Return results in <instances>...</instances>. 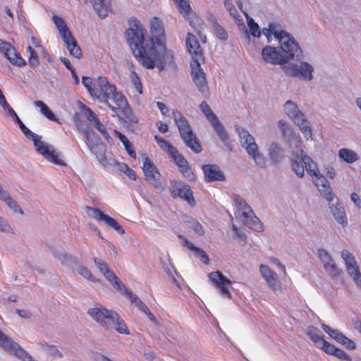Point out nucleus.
Here are the masks:
<instances>
[{
  "label": "nucleus",
  "instance_id": "1",
  "mask_svg": "<svg viewBox=\"0 0 361 361\" xmlns=\"http://www.w3.org/2000/svg\"><path fill=\"white\" fill-rule=\"evenodd\" d=\"M151 37L136 19L126 31V37L133 55L145 68L152 69L155 66L163 69L164 64L173 62V56L165 44L164 29L162 22L154 17L150 25Z\"/></svg>",
  "mask_w": 361,
  "mask_h": 361
},
{
  "label": "nucleus",
  "instance_id": "2",
  "mask_svg": "<svg viewBox=\"0 0 361 361\" xmlns=\"http://www.w3.org/2000/svg\"><path fill=\"white\" fill-rule=\"evenodd\" d=\"M279 128L283 135L288 138L289 146L292 149L290 160L293 171L301 178L304 176V171L306 169L321 195L329 202V209L334 218L343 226H347L348 220L344 207L338 203V198L333 192L329 181L320 173L316 164L310 157L304 154L300 135H295L289 125L283 120L279 121Z\"/></svg>",
  "mask_w": 361,
  "mask_h": 361
},
{
  "label": "nucleus",
  "instance_id": "3",
  "mask_svg": "<svg viewBox=\"0 0 361 361\" xmlns=\"http://www.w3.org/2000/svg\"><path fill=\"white\" fill-rule=\"evenodd\" d=\"M263 34L268 41L271 35H274L280 44L282 53L276 47L267 46L262 49L263 60L271 64H284L293 59L295 56L302 55V50L295 39L285 30H276V25L271 23L269 28H264Z\"/></svg>",
  "mask_w": 361,
  "mask_h": 361
},
{
  "label": "nucleus",
  "instance_id": "4",
  "mask_svg": "<svg viewBox=\"0 0 361 361\" xmlns=\"http://www.w3.org/2000/svg\"><path fill=\"white\" fill-rule=\"evenodd\" d=\"M90 96L94 99L105 104L114 113L121 110L126 122L130 123L138 122L126 97L122 92H118L116 85L111 84L106 77L99 76L94 80V87Z\"/></svg>",
  "mask_w": 361,
  "mask_h": 361
},
{
  "label": "nucleus",
  "instance_id": "5",
  "mask_svg": "<svg viewBox=\"0 0 361 361\" xmlns=\"http://www.w3.org/2000/svg\"><path fill=\"white\" fill-rule=\"evenodd\" d=\"M87 313L93 320L103 328L111 329L114 326L118 333L126 335L130 334V331L125 321L116 312L99 305L94 307L90 308Z\"/></svg>",
  "mask_w": 361,
  "mask_h": 361
},
{
  "label": "nucleus",
  "instance_id": "6",
  "mask_svg": "<svg viewBox=\"0 0 361 361\" xmlns=\"http://www.w3.org/2000/svg\"><path fill=\"white\" fill-rule=\"evenodd\" d=\"M15 121L18 123L23 134L27 138L33 141L36 150L43 155L47 160L56 165H66L63 160L60 158L59 153L56 152L51 145H47L42 142L41 140V137L27 128L18 116L15 119Z\"/></svg>",
  "mask_w": 361,
  "mask_h": 361
},
{
  "label": "nucleus",
  "instance_id": "7",
  "mask_svg": "<svg viewBox=\"0 0 361 361\" xmlns=\"http://www.w3.org/2000/svg\"><path fill=\"white\" fill-rule=\"evenodd\" d=\"M172 114L180 137L185 145L195 153H200L202 151L201 145L193 133L188 119L178 109H173Z\"/></svg>",
  "mask_w": 361,
  "mask_h": 361
},
{
  "label": "nucleus",
  "instance_id": "8",
  "mask_svg": "<svg viewBox=\"0 0 361 361\" xmlns=\"http://www.w3.org/2000/svg\"><path fill=\"white\" fill-rule=\"evenodd\" d=\"M233 200L235 203L238 216L242 222L251 229L260 232L263 230V224L260 220L255 215L250 207L245 200L238 195L233 196Z\"/></svg>",
  "mask_w": 361,
  "mask_h": 361
},
{
  "label": "nucleus",
  "instance_id": "9",
  "mask_svg": "<svg viewBox=\"0 0 361 361\" xmlns=\"http://www.w3.org/2000/svg\"><path fill=\"white\" fill-rule=\"evenodd\" d=\"M284 111L288 116L299 127L307 140L312 139L311 126L305 115L298 109L297 105L288 100L284 105Z\"/></svg>",
  "mask_w": 361,
  "mask_h": 361
},
{
  "label": "nucleus",
  "instance_id": "10",
  "mask_svg": "<svg viewBox=\"0 0 361 361\" xmlns=\"http://www.w3.org/2000/svg\"><path fill=\"white\" fill-rule=\"evenodd\" d=\"M240 141L247 153L252 157L257 164L263 166L265 164L264 158L258 152V147L254 137L248 131L243 130L239 132Z\"/></svg>",
  "mask_w": 361,
  "mask_h": 361
},
{
  "label": "nucleus",
  "instance_id": "11",
  "mask_svg": "<svg viewBox=\"0 0 361 361\" xmlns=\"http://www.w3.org/2000/svg\"><path fill=\"white\" fill-rule=\"evenodd\" d=\"M200 109L204 114L207 119L210 122L211 125L216 130L218 136L224 142H226L228 140V135L225 130L222 123L219 121L216 114L211 109L207 102L203 101L200 104Z\"/></svg>",
  "mask_w": 361,
  "mask_h": 361
},
{
  "label": "nucleus",
  "instance_id": "12",
  "mask_svg": "<svg viewBox=\"0 0 361 361\" xmlns=\"http://www.w3.org/2000/svg\"><path fill=\"white\" fill-rule=\"evenodd\" d=\"M170 192L173 199L178 197L185 200L190 206L195 205V200L189 185L176 180L170 183Z\"/></svg>",
  "mask_w": 361,
  "mask_h": 361
},
{
  "label": "nucleus",
  "instance_id": "13",
  "mask_svg": "<svg viewBox=\"0 0 361 361\" xmlns=\"http://www.w3.org/2000/svg\"><path fill=\"white\" fill-rule=\"evenodd\" d=\"M191 76L193 82L199 91L205 97H208L209 92L206 79V75L200 67V62H191Z\"/></svg>",
  "mask_w": 361,
  "mask_h": 361
},
{
  "label": "nucleus",
  "instance_id": "14",
  "mask_svg": "<svg viewBox=\"0 0 361 361\" xmlns=\"http://www.w3.org/2000/svg\"><path fill=\"white\" fill-rule=\"evenodd\" d=\"M212 283L219 290L221 294L228 298H231V293L229 290V286L231 281L226 278L221 271H212L208 275Z\"/></svg>",
  "mask_w": 361,
  "mask_h": 361
},
{
  "label": "nucleus",
  "instance_id": "15",
  "mask_svg": "<svg viewBox=\"0 0 361 361\" xmlns=\"http://www.w3.org/2000/svg\"><path fill=\"white\" fill-rule=\"evenodd\" d=\"M341 257L345 262L348 273L353 278L356 285L361 288V274L354 256L348 250H343Z\"/></svg>",
  "mask_w": 361,
  "mask_h": 361
},
{
  "label": "nucleus",
  "instance_id": "16",
  "mask_svg": "<svg viewBox=\"0 0 361 361\" xmlns=\"http://www.w3.org/2000/svg\"><path fill=\"white\" fill-rule=\"evenodd\" d=\"M94 264L102 273L105 278L112 283L114 288H116L119 292L122 291V288H124V284L120 281L115 274L109 269L107 264L102 259L94 257L93 259Z\"/></svg>",
  "mask_w": 361,
  "mask_h": 361
},
{
  "label": "nucleus",
  "instance_id": "17",
  "mask_svg": "<svg viewBox=\"0 0 361 361\" xmlns=\"http://www.w3.org/2000/svg\"><path fill=\"white\" fill-rule=\"evenodd\" d=\"M87 212H92L93 217L98 221H104L105 224L114 228L120 234H123L125 233L124 229L122 226L116 221L114 218L105 214L103 212H102L99 209L94 208L91 207H86Z\"/></svg>",
  "mask_w": 361,
  "mask_h": 361
},
{
  "label": "nucleus",
  "instance_id": "18",
  "mask_svg": "<svg viewBox=\"0 0 361 361\" xmlns=\"http://www.w3.org/2000/svg\"><path fill=\"white\" fill-rule=\"evenodd\" d=\"M188 52L192 56L191 62H200L203 60V54L197 37L188 32L185 41Z\"/></svg>",
  "mask_w": 361,
  "mask_h": 361
},
{
  "label": "nucleus",
  "instance_id": "19",
  "mask_svg": "<svg viewBox=\"0 0 361 361\" xmlns=\"http://www.w3.org/2000/svg\"><path fill=\"white\" fill-rule=\"evenodd\" d=\"M322 328L336 342L344 345L346 348L349 350H354L356 348V344L340 331L337 329H332L329 326L324 324H322Z\"/></svg>",
  "mask_w": 361,
  "mask_h": 361
},
{
  "label": "nucleus",
  "instance_id": "20",
  "mask_svg": "<svg viewBox=\"0 0 361 361\" xmlns=\"http://www.w3.org/2000/svg\"><path fill=\"white\" fill-rule=\"evenodd\" d=\"M142 158L143 160L142 171L146 180L152 183L153 182L159 180L161 174L157 166L146 154H142Z\"/></svg>",
  "mask_w": 361,
  "mask_h": 361
},
{
  "label": "nucleus",
  "instance_id": "21",
  "mask_svg": "<svg viewBox=\"0 0 361 361\" xmlns=\"http://www.w3.org/2000/svg\"><path fill=\"white\" fill-rule=\"evenodd\" d=\"M202 169L207 182L224 181L226 180L224 172L216 164L203 165Z\"/></svg>",
  "mask_w": 361,
  "mask_h": 361
},
{
  "label": "nucleus",
  "instance_id": "22",
  "mask_svg": "<svg viewBox=\"0 0 361 361\" xmlns=\"http://www.w3.org/2000/svg\"><path fill=\"white\" fill-rule=\"evenodd\" d=\"M259 270L262 277L267 282L271 290L275 292L282 290L281 285L279 281L276 273L271 271L268 266L264 264L260 265Z\"/></svg>",
  "mask_w": 361,
  "mask_h": 361
},
{
  "label": "nucleus",
  "instance_id": "23",
  "mask_svg": "<svg viewBox=\"0 0 361 361\" xmlns=\"http://www.w3.org/2000/svg\"><path fill=\"white\" fill-rule=\"evenodd\" d=\"M170 157L173 159V161L178 167L179 171L185 177L188 178L190 180L194 179V173L189 166L188 161L178 152V149L176 150V153L172 154Z\"/></svg>",
  "mask_w": 361,
  "mask_h": 361
},
{
  "label": "nucleus",
  "instance_id": "24",
  "mask_svg": "<svg viewBox=\"0 0 361 361\" xmlns=\"http://www.w3.org/2000/svg\"><path fill=\"white\" fill-rule=\"evenodd\" d=\"M291 74L303 80H310L312 78L313 67L306 62L300 66L293 65L290 68Z\"/></svg>",
  "mask_w": 361,
  "mask_h": 361
},
{
  "label": "nucleus",
  "instance_id": "25",
  "mask_svg": "<svg viewBox=\"0 0 361 361\" xmlns=\"http://www.w3.org/2000/svg\"><path fill=\"white\" fill-rule=\"evenodd\" d=\"M178 238L183 240V243L185 246H186L190 250L195 252V255L200 258L202 262L205 264H208L209 263V257L203 249L194 245L192 242L183 235H178Z\"/></svg>",
  "mask_w": 361,
  "mask_h": 361
},
{
  "label": "nucleus",
  "instance_id": "26",
  "mask_svg": "<svg viewBox=\"0 0 361 361\" xmlns=\"http://www.w3.org/2000/svg\"><path fill=\"white\" fill-rule=\"evenodd\" d=\"M96 13L101 18L107 16L111 10V0H90Z\"/></svg>",
  "mask_w": 361,
  "mask_h": 361
},
{
  "label": "nucleus",
  "instance_id": "27",
  "mask_svg": "<svg viewBox=\"0 0 361 361\" xmlns=\"http://www.w3.org/2000/svg\"><path fill=\"white\" fill-rule=\"evenodd\" d=\"M63 40L66 43L67 49L71 56L76 59H80L82 57V50L73 35H71L68 37L64 38Z\"/></svg>",
  "mask_w": 361,
  "mask_h": 361
},
{
  "label": "nucleus",
  "instance_id": "28",
  "mask_svg": "<svg viewBox=\"0 0 361 361\" xmlns=\"http://www.w3.org/2000/svg\"><path fill=\"white\" fill-rule=\"evenodd\" d=\"M0 200L4 201L10 209H11L14 212L23 214V211L20 209V206L17 204L16 201L11 197L10 194L3 189L2 186L0 185Z\"/></svg>",
  "mask_w": 361,
  "mask_h": 361
},
{
  "label": "nucleus",
  "instance_id": "29",
  "mask_svg": "<svg viewBox=\"0 0 361 361\" xmlns=\"http://www.w3.org/2000/svg\"><path fill=\"white\" fill-rule=\"evenodd\" d=\"M122 294H125L126 297L131 301L132 303H134L135 305L138 308L141 312H146L148 310L147 305L140 300L136 295H135L132 291L128 290L126 286H124V288H122V291L121 292Z\"/></svg>",
  "mask_w": 361,
  "mask_h": 361
},
{
  "label": "nucleus",
  "instance_id": "30",
  "mask_svg": "<svg viewBox=\"0 0 361 361\" xmlns=\"http://www.w3.org/2000/svg\"><path fill=\"white\" fill-rule=\"evenodd\" d=\"M52 20L63 39L70 37L71 35H72L63 18L56 15H53Z\"/></svg>",
  "mask_w": 361,
  "mask_h": 361
},
{
  "label": "nucleus",
  "instance_id": "31",
  "mask_svg": "<svg viewBox=\"0 0 361 361\" xmlns=\"http://www.w3.org/2000/svg\"><path fill=\"white\" fill-rule=\"evenodd\" d=\"M154 140L159 147L169 157L176 153L177 149L174 147L169 141L157 135L154 136Z\"/></svg>",
  "mask_w": 361,
  "mask_h": 361
},
{
  "label": "nucleus",
  "instance_id": "32",
  "mask_svg": "<svg viewBox=\"0 0 361 361\" xmlns=\"http://www.w3.org/2000/svg\"><path fill=\"white\" fill-rule=\"evenodd\" d=\"M338 157L346 163L352 164L359 159V156L353 150L342 148L338 151Z\"/></svg>",
  "mask_w": 361,
  "mask_h": 361
},
{
  "label": "nucleus",
  "instance_id": "33",
  "mask_svg": "<svg viewBox=\"0 0 361 361\" xmlns=\"http://www.w3.org/2000/svg\"><path fill=\"white\" fill-rule=\"evenodd\" d=\"M35 106L39 108L41 114L50 121L59 122V119L55 116L52 111L42 101L37 100L34 102Z\"/></svg>",
  "mask_w": 361,
  "mask_h": 361
},
{
  "label": "nucleus",
  "instance_id": "34",
  "mask_svg": "<svg viewBox=\"0 0 361 361\" xmlns=\"http://www.w3.org/2000/svg\"><path fill=\"white\" fill-rule=\"evenodd\" d=\"M13 65L18 67H22L26 64V61L23 59L20 54L17 51L16 48L13 47L12 51L5 56Z\"/></svg>",
  "mask_w": 361,
  "mask_h": 361
},
{
  "label": "nucleus",
  "instance_id": "35",
  "mask_svg": "<svg viewBox=\"0 0 361 361\" xmlns=\"http://www.w3.org/2000/svg\"><path fill=\"white\" fill-rule=\"evenodd\" d=\"M130 78L131 80V82L137 92L138 94H142L143 92L142 90V85L140 80V78L136 73V72L134 70L133 65H131V70H130Z\"/></svg>",
  "mask_w": 361,
  "mask_h": 361
},
{
  "label": "nucleus",
  "instance_id": "36",
  "mask_svg": "<svg viewBox=\"0 0 361 361\" xmlns=\"http://www.w3.org/2000/svg\"><path fill=\"white\" fill-rule=\"evenodd\" d=\"M178 7L179 12L185 17L188 18L191 8L188 0H173Z\"/></svg>",
  "mask_w": 361,
  "mask_h": 361
},
{
  "label": "nucleus",
  "instance_id": "37",
  "mask_svg": "<svg viewBox=\"0 0 361 361\" xmlns=\"http://www.w3.org/2000/svg\"><path fill=\"white\" fill-rule=\"evenodd\" d=\"M324 269L332 276H336L339 274V270L333 259L324 262Z\"/></svg>",
  "mask_w": 361,
  "mask_h": 361
},
{
  "label": "nucleus",
  "instance_id": "38",
  "mask_svg": "<svg viewBox=\"0 0 361 361\" xmlns=\"http://www.w3.org/2000/svg\"><path fill=\"white\" fill-rule=\"evenodd\" d=\"M224 4L226 8V9L228 11L230 15L237 20H240L241 18V16L237 10V8L233 5L231 0H225Z\"/></svg>",
  "mask_w": 361,
  "mask_h": 361
},
{
  "label": "nucleus",
  "instance_id": "39",
  "mask_svg": "<svg viewBox=\"0 0 361 361\" xmlns=\"http://www.w3.org/2000/svg\"><path fill=\"white\" fill-rule=\"evenodd\" d=\"M29 54L28 62L31 67H36L39 65V59L37 52L31 46L27 47Z\"/></svg>",
  "mask_w": 361,
  "mask_h": 361
},
{
  "label": "nucleus",
  "instance_id": "40",
  "mask_svg": "<svg viewBox=\"0 0 361 361\" xmlns=\"http://www.w3.org/2000/svg\"><path fill=\"white\" fill-rule=\"evenodd\" d=\"M189 227L192 229L199 235H203L204 233L202 225L195 219H191L188 221Z\"/></svg>",
  "mask_w": 361,
  "mask_h": 361
},
{
  "label": "nucleus",
  "instance_id": "41",
  "mask_svg": "<svg viewBox=\"0 0 361 361\" xmlns=\"http://www.w3.org/2000/svg\"><path fill=\"white\" fill-rule=\"evenodd\" d=\"M319 333L318 329L313 326H310L307 329V336L314 343H317L322 341V337Z\"/></svg>",
  "mask_w": 361,
  "mask_h": 361
},
{
  "label": "nucleus",
  "instance_id": "42",
  "mask_svg": "<svg viewBox=\"0 0 361 361\" xmlns=\"http://www.w3.org/2000/svg\"><path fill=\"white\" fill-rule=\"evenodd\" d=\"M94 122V128L102 135V136L108 140L110 137L105 126L100 122L99 118H95Z\"/></svg>",
  "mask_w": 361,
  "mask_h": 361
},
{
  "label": "nucleus",
  "instance_id": "43",
  "mask_svg": "<svg viewBox=\"0 0 361 361\" xmlns=\"http://www.w3.org/2000/svg\"><path fill=\"white\" fill-rule=\"evenodd\" d=\"M247 23L250 35L254 37H259L260 35V29L259 25L252 18L248 20Z\"/></svg>",
  "mask_w": 361,
  "mask_h": 361
},
{
  "label": "nucleus",
  "instance_id": "44",
  "mask_svg": "<svg viewBox=\"0 0 361 361\" xmlns=\"http://www.w3.org/2000/svg\"><path fill=\"white\" fill-rule=\"evenodd\" d=\"M13 47V46L10 42L0 39V53L4 56H7L12 51Z\"/></svg>",
  "mask_w": 361,
  "mask_h": 361
},
{
  "label": "nucleus",
  "instance_id": "45",
  "mask_svg": "<svg viewBox=\"0 0 361 361\" xmlns=\"http://www.w3.org/2000/svg\"><path fill=\"white\" fill-rule=\"evenodd\" d=\"M82 84L87 89L90 95H91L92 90H94V80L87 76H83L82 78Z\"/></svg>",
  "mask_w": 361,
  "mask_h": 361
},
{
  "label": "nucleus",
  "instance_id": "46",
  "mask_svg": "<svg viewBox=\"0 0 361 361\" xmlns=\"http://www.w3.org/2000/svg\"><path fill=\"white\" fill-rule=\"evenodd\" d=\"M78 272L80 275L85 278L86 279L90 281H99V280H96L95 278L93 276V275L91 274V272L85 267H79Z\"/></svg>",
  "mask_w": 361,
  "mask_h": 361
},
{
  "label": "nucleus",
  "instance_id": "47",
  "mask_svg": "<svg viewBox=\"0 0 361 361\" xmlns=\"http://www.w3.org/2000/svg\"><path fill=\"white\" fill-rule=\"evenodd\" d=\"M322 349L327 354L334 355H335L338 348L334 345L323 340Z\"/></svg>",
  "mask_w": 361,
  "mask_h": 361
},
{
  "label": "nucleus",
  "instance_id": "48",
  "mask_svg": "<svg viewBox=\"0 0 361 361\" xmlns=\"http://www.w3.org/2000/svg\"><path fill=\"white\" fill-rule=\"evenodd\" d=\"M122 171L126 173V175L129 178V179L132 180H136L137 175L135 171L133 169L129 168L127 164H123Z\"/></svg>",
  "mask_w": 361,
  "mask_h": 361
},
{
  "label": "nucleus",
  "instance_id": "49",
  "mask_svg": "<svg viewBox=\"0 0 361 361\" xmlns=\"http://www.w3.org/2000/svg\"><path fill=\"white\" fill-rule=\"evenodd\" d=\"M334 356L341 360H345V361H351L352 360L351 357L349 355H348L344 350H343L340 348L337 349Z\"/></svg>",
  "mask_w": 361,
  "mask_h": 361
},
{
  "label": "nucleus",
  "instance_id": "50",
  "mask_svg": "<svg viewBox=\"0 0 361 361\" xmlns=\"http://www.w3.org/2000/svg\"><path fill=\"white\" fill-rule=\"evenodd\" d=\"M215 32L217 37L221 39L225 40L228 37L226 30L221 25H217L215 27Z\"/></svg>",
  "mask_w": 361,
  "mask_h": 361
},
{
  "label": "nucleus",
  "instance_id": "51",
  "mask_svg": "<svg viewBox=\"0 0 361 361\" xmlns=\"http://www.w3.org/2000/svg\"><path fill=\"white\" fill-rule=\"evenodd\" d=\"M157 106L163 116H166L169 115V109L164 103L161 102H157Z\"/></svg>",
  "mask_w": 361,
  "mask_h": 361
},
{
  "label": "nucleus",
  "instance_id": "52",
  "mask_svg": "<svg viewBox=\"0 0 361 361\" xmlns=\"http://www.w3.org/2000/svg\"><path fill=\"white\" fill-rule=\"evenodd\" d=\"M124 148L130 157L136 159V152L130 142L124 145Z\"/></svg>",
  "mask_w": 361,
  "mask_h": 361
},
{
  "label": "nucleus",
  "instance_id": "53",
  "mask_svg": "<svg viewBox=\"0 0 361 361\" xmlns=\"http://www.w3.org/2000/svg\"><path fill=\"white\" fill-rule=\"evenodd\" d=\"M114 134L116 137H118L120 140V141L123 143V146L130 142L127 137L122 134L118 130H114Z\"/></svg>",
  "mask_w": 361,
  "mask_h": 361
},
{
  "label": "nucleus",
  "instance_id": "54",
  "mask_svg": "<svg viewBox=\"0 0 361 361\" xmlns=\"http://www.w3.org/2000/svg\"><path fill=\"white\" fill-rule=\"evenodd\" d=\"M83 109L87 118L90 121L92 120L94 121L95 118H98L95 114L89 107L84 105Z\"/></svg>",
  "mask_w": 361,
  "mask_h": 361
},
{
  "label": "nucleus",
  "instance_id": "55",
  "mask_svg": "<svg viewBox=\"0 0 361 361\" xmlns=\"http://www.w3.org/2000/svg\"><path fill=\"white\" fill-rule=\"evenodd\" d=\"M318 255L319 257L323 262H325L326 261L330 260V259H332L331 257L329 255V253L324 250H319Z\"/></svg>",
  "mask_w": 361,
  "mask_h": 361
},
{
  "label": "nucleus",
  "instance_id": "56",
  "mask_svg": "<svg viewBox=\"0 0 361 361\" xmlns=\"http://www.w3.org/2000/svg\"><path fill=\"white\" fill-rule=\"evenodd\" d=\"M60 61L71 71V73H74L75 68L71 65L70 61L67 58L60 57Z\"/></svg>",
  "mask_w": 361,
  "mask_h": 361
},
{
  "label": "nucleus",
  "instance_id": "57",
  "mask_svg": "<svg viewBox=\"0 0 361 361\" xmlns=\"http://www.w3.org/2000/svg\"><path fill=\"white\" fill-rule=\"evenodd\" d=\"M351 200L359 208H361V200L359 197V195L356 192H352L351 195Z\"/></svg>",
  "mask_w": 361,
  "mask_h": 361
},
{
  "label": "nucleus",
  "instance_id": "58",
  "mask_svg": "<svg viewBox=\"0 0 361 361\" xmlns=\"http://www.w3.org/2000/svg\"><path fill=\"white\" fill-rule=\"evenodd\" d=\"M148 317V319L152 322L154 324L159 325V322L156 319L155 316L149 311L148 309L146 312H144Z\"/></svg>",
  "mask_w": 361,
  "mask_h": 361
},
{
  "label": "nucleus",
  "instance_id": "59",
  "mask_svg": "<svg viewBox=\"0 0 361 361\" xmlns=\"http://www.w3.org/2000/svg\"><path fill=\"white\" fill-rule=\"evenodd\" d=\"M196 21L197 23V27L195 26V23H193L192 20L190 21V24L192 27H193L195 28V30H198L199 32H200V30L202 29V25H203L202 23V20L196 18Z\"/></svg>",
  "mask_w": 361,
  "mask_h": 361
},
{
  "label": "nucleus",
  "instance_id": "60",
  "mask_svg": "<svg viewBox=\"0 0 361 361\" xmlns=\"http://www.w3.org/2000/svg\"><path fill=\"white\" fill-rule=\"evenodd\" d=\"M16 312L23 318H30L31 315L30 312L24 310H17Z\"/></svg>",
  "mask_w": 361,
  "mask_h": 361
},
{
  "label": "nucleus",
  "instance_id": "61",
  "mask_svg": "<svg viewBox=\"0 0 361 361\" xmlns=\"http://www.w3.org/2000/svg\"><path fill=\"white\" fill-rule=\"evenodd\" d=\"M158 128H159V130L162 133H165L168 132V130H169V126H168L167 123H163V122H160V124L158 126Z\"/></svg>",
  "mask_w": 361,
  "mask_h": 361
},
{
  "label": "nucleus",
  "instance_id": "62",
  "mask_svg": "<svg viewBox=\"0 0 361 361\" xmlns=\"http://www.w3.org/2000/svg\"><path fill=\"white\" fill-rule=\"evenodd\" d=\"M56 257L57 259H59L62 263H64V262H67L68 259H71V256H68L66 254L57 255H56Z\"/></svg>",
  "mask_w": 361,
  "mask_h": 361
},
{
  "label": "nucleus",
  "instance_id": "63",
  "mask_svg": "<svg viewBox=\"0 0 361 361\" xmlns=\"http://www.w3.org/2000/svg\"><path fill=\"white\" fill-rule=\"evenodd\" d=\"M271 261L274 264H276L277 266H279V267L281 268V270L283 271V274L285 275L287 274L286 273V268H285V266L281 264V262L276 258H272L271 259Z\"/></svg>",
  "mask_w": 361,
  "mask_h": 361
},
{
  "label": "nucleus",
  "instance_id": "64",
  "mask_svg": "<svg viewBox=\"0 0 361 361\" xmlns=\"http://www.w3.org/2000/svg\"><path fill=\"white\" fill-rule=\"evenodd\" d=\"M354 326L361 334V322L359 320L355 321Z\"/></svg>",
  "mask_w": 361,
  "mask_h": 361
}]
</instances>
